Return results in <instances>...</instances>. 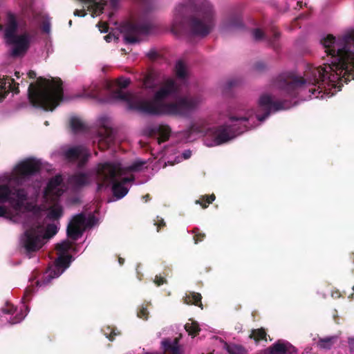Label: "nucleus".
<instances>
[{
  "label": "nucleus",
  "instance_id": "nucleus-1",
  "mask_svg": "<svg viewBox=\"0 0 354 354\" xmlns=\"http://www.w3.org/2000/svg\"><path fill=\"white\" fill-rule=\"evenodd\" d=\"M40 167L38 160H24L16 165L8 183L0 185V203H8L10 205L9 208L0 206V216L25 224L26 230L21 242L27 252L40 249L57 233L59 219L64 214L59 197L67 187L61 175L49 180L44 192V203L39 206L26 203V193L24 189L10 187L12 183H23L37 173Z\"/></svg>",
  "mask_w": 354,
  "mask_h": 354
},
{
  "label": "nucleus",
  "instance_id": "nucleus-2",
  "mask_svg": "<svg viewBox=\"0 0 354 354\" xmlns=\"http://www.w3.org/2000/svg\"><path fill=\"white\" fill-rule=\"evenodd\" d=\"M322 43L330 63L324 64L323 67H309L300 79L280 75L274 87L281 95H299L304 100L324 98V94H319L326 86L339 91L343 82L354 80V30L338 38L327 35Z\"/></svg>",
  "mask_w": 354,
  "mask_h": 354
},
{
  "label": "nucleus",
  "instance_id": "nucleus-3",
  "mask_svg": "<svg viewBox=\"0 0 354 354\" xmlns=\"http://www.w3.org/2000/svg\"><path fill=\"white\" fill-rule=\"evenodd\" d=\"M176 80L164 77L158 80L153 73L147 75L143 81L146 88H153L159 85L154 94L153 100L145 98L142 94H134L124 91L130 83L128 78L118 79L115 88L111 91L113 100L124 102L129 109L136 111L147 115H169L184 117L189 115L201 103L199 97L186 96L178 99L176 102L164 103L162 100L169 96H175L182 91L187 76L186 65L180 60L175 66Z\"/></svg>",
  "mask_w": 354,
  "mask_h": 354
},
{
  "label": "nucleus",
  "instance_id": "nucleus-4",
  "mask_svg": "<svg viewBox=\"0 0 354 354\" xmlns=\"http://www.w3.org/2000/svg\"><path fill=\"white\" fill-rule=\"evenodd\" d=\"M258 105L259 110L255 114L251 113L250 111L243 113L239 111L234 115L230 116V124L220 126L216 129L207 128L205 121L196 122L189 127L187 139L192 141L196 136L208 135L212 140L206 142L207 146L220 145L255 127L257 122H263L271 112L291 107L290 103L278 102L275 100V96L269 94H263L259 100Z\"/></svg>",
  "mask_w": 354,
  "mask_h": 354
},
{
  "label": "nucleus",
  "instance_id": "nucleus-5",
  "mask_svg": "<svg viewBox=\"0 0 354 354\" xmlns=\"http://www.w3.org/2000/svg\"><path fill=\"white\" fill-rule=\"evenodd\" d=\"M146 161L135 160L131 165L125 166L120 162H105L97 165L95 170L88 174H77L68 179V183L75 188L85 185L93 180L97 181L98 189L111 185L113 196L121 199L129 192L134 177L131 172L141 171Z\"/></svg>",
  "mask_w": 354,
  "mask_h": 354
},
{
  "label": "nucleus",
  "instance_id": "nucleus-6",
  "mask_svg": "<svg viewBox=\"0 0 354 354\" xmlns=\"http://www.w3.org/2000/svg\"><path fill=\"white\" fill-rule=\"evenodd\" d=\"M189 12L196 14L187 25L190 33L200 37L209 34L215 22L212 5L207 0H183L178 4L174 11L171 31L178 34L185 28V16Z\"/></svg>",
  "mask_w": 354,
  "mask_h": 354
},
{
  "label": "nucleus",
  "instance_id": "nucleus-7",
  "mask_svg": "<svg viewBox=\"0 0 354 354\" xmlns=\"http://www.w3.org/2000/svg\"><path fill=\"white\" fill-rule=\"evenodd\" d=\"M96 223L95 216L86 217L80 214L75 216L67 227V235L72 241L66 240L56 246L57 258L54 264L46 272L44 279L41 281H37L39 287L45 286L55 278L59 277L67 269L73 259L71 253L75 251L74 241L78 239L83 231Z\"/></svg>",
  "mask_w": 354,
  "mask_h": 354
},
{
  "label": "nucleus",
  "instance_id": "nucleus-8",
  "mask_svg": "<svg viewBox=\"0 0 354 354\" xmlns=\"http://www.w3.org/2000/svg\"><path fill=\"white\" fill-rule=\"evenodd\" d=\"M28 96L34 106L53 111L63 99V89L59 81L39 77L29 85Z\"/></svg>",
  "mask_w": 354,
  "mask_h": 354
},
{
  "label": "nucleus",
  "instance_id": "nucleus-9",
  "mask_svg": "<svg viewBox=\"0 0 354 354\" xmlns=\"http://www.w3.org/2000/svg\"><path fill=\"white\" fill-rule=\"evenodd\" d=\"M17 24L15 17L8 14L5 30V39L7 43L12 44V55L15 57L23 55L28 48L31 41L30 36L27 33L16 35Z\"/></svg>",
  "mask_w": 354,
  "mask_h": 354
},
{
  "label": "nucleus",
  "instance_id": "nucleus-10",
  "mask_svg": "<svg viewBox=\"0 0 354 354\" xmlns=\"http://www.w3.org/2000/svg\"><path fill=\"white\" fill-rule=\"evenodd\" d=\"M64 156L69 161H78L82 165L87 160L89 153L84 147H71L64 151Z\"/></svg>",
  "mask_w": 354,
  "mask_h": 354
},
{
  "label": "nucleus",
  "instance_id": "nucleus-11",
  "mask_svg": "<svg viewBox=\"0 0 354 354\" xmlns=\"http://www.w3.org/2000/svg\"><path fill=\"white\" fill-rule=\"evenodd\" d=\"M99 124L102 129L99 132L98 142L100 143L104 142L106 144H109L113 140L111 122L109 118L103 117L100 119Z\"/></svg>",
  "mask_w": 354,
  "mask_h": 354
},
{
  "label": "nucleus",
  "instance_id": "nucleus-12",
  "mask_svg": "<svg viewBox=\"0 0 354 354\" xmlns=\"http://www.w3.org/2000/svg\"><path fill=\"white\" fill-rule=\"evenodd\" d=\"M24 307V310L20 309L19 312L17 308L10 303H7L2 310L5 314H10L12 317L10 318L11 324H17L20 322L27 315L28 310L27 307Z\"/></svg>",
  "mask_w": 354,
  "mask_h": 354
},
{
  "label": "nucleus",
  "instance_id": "nucleus-13",
  "mask_svg": "<svg viewBox=\"0 0 354 354\" xmlns=\"http://www.w3.org/2000/svg\"><path fill=\"white\" fill-rule=\"evenodd\" d=\"M151 135L157 138L158 143H161L169 139L171 129L166 124H157L151 128Z\"/></svg>",
  "mask_w": 354,
  "mask_h": 354
},
{
  "label": "nucleus",
  "instance_id": "nucleus-14",
  "mask_svg": "<svg viewBox=\"0 0 354 354\" xmlns=\"http://www.w3.org/2000/svg\"><path fill=\"white\" fill-rule=\"evenodd\" d=\"M212 339L214 344L223 348L229 354H246L245 350L241 346L236 344H227L221 339L215 337H214Z\"/></svg>",
  "mask_w": 354,
  "mask_h": 354
},
{
  "label": "nucleus",
  "instance_id": "nucleus-15",
  "mask_svg": "<svg viewBox=\"0 0 354 354\" xmlns=\"http://www.w3.org/2000/svg\"><path fill=\"white\" fill-rule=\"evenodd\" d=\"M84 3L88 10L91 12L93 17L98 16L102 12L104 9V3L97 1V0H80Z\"/></svg>",
  "mask_w": 354,
  "mask_h": 354
},
{
  "label": "nucleus",
  "instance_id": "nucleus-16",
  "mask_svg": "<svg viewBox=\"0 0 354 354\" xmlns=\"http://www.w3.org/2000/svg\"><path fill=\"white\" fill-rule=\"evenodd\" d=\"M13 82V79H5L0 77V101L4 99L10 91H12V84Z\"/></svg>",
  "mask_w": 354,
  "mask_h": 354
},
{
  "label": "nucleus",
  "instance_id": "nucleus-17",
  "mask_svg": "<svg viewBox=\"0 0 354 354\" xmlns=\"http://www.w3.org/2000/svg\"><path fill=\"white\" fill-rule=\"evenodd\" d=\"M150 28L151 25L148 21L144 22H138L133 27V32L136 35H146L149 32Z\"/></svg>",
  "mask_w": 354,
  "mask_h": 354
},
{
  "label": "nucleus",
  "instance_id": "nucleus-18",
  "mask_svg": "<svg viewBox=\"0 0 354 354\" xmlns=\"http://www.w3.org/2000/svg\"><path fill=\"white\" fill-rule=\"evenodd\" d=\"M201 300V295L196 292H190L189 295H186L184 299L185 303L187 304H194L201 307L202 304Z\"/></svg>",
  "mask_w": 354,
  "mask_h": 354
},
{
  "label": "nucleus",
  "instance_id": "nucleus-19",
  "mask_svg": "<svg viewBox=\"0 0 354 354\" xmlns=\"http://www.w3.org/2000/svg\"><path fill=\"white\" fill-rule=\"evenodd\" d=\"M337 337L335 336L320 339L317 342L319 348L322 349H330L334 344Z\"/></svg>",
  "mask_w": 354,
  "mask_h": 354
},
{
  "label": "nucleus",
  "instance_id": "nucleus-20",
  "mask_svg": "<svg viewBox=\"0 0 354 354\" xmlns=\"http://www.w3.org/2000/svg\"><path fill=\"white\" fill-rule=\"evenodd\" d=\"M185 328L189 335L192 336H195L196 333L201 330L199 324L193 320H189V322L185 325Z\"/></svg>",
  "mask_w": 354,
  "mask_h": 354
},
{
  "label": "nucleus",
  "instance_id": "nucleus-21",
  "mask_svg": "<svg viewBox=\"0 0 354 354\" xmlns=\"http://www.w3.org/2000/svg\"><path fill=\"white\" fill-rule=\"evenodd\" d=\"M70 124H71V129L74 132L80 131L83 130V129L84 127V123L82 122V121L77 117H72L71 118Z\"/></svg>",
  "mask_w": 354,
  "mask_h": 354
},
{
  "label": "nucleus",
  "instance_id": "nucleus-22",
  "mask_svg": "<svg viewBox=\"0 0 354 354\" xmlns=\"http://www.w3.org/2000/svg\"><path fill=\"white\" fill-rule=\"evenodd\" d=\"M250 337L253 338L255 342H259L260 340H267L266 339V333L263 329H257L252 330Z\"/></svg>",
  "mask_w": 354,
  "mask_h": 354
},
{
  "label": "nucleus",
  "instance_id": "nucleus-23",
  "mask_svg": "<svg viewBox=\"0 0 354 354\" xmlns=\"http://www.w3.org/2000/svg\"><path fill=\"white\" fill-rule=\"evenodd\" d=\"M192 156V151L190 150L185 151L180 156L176 157L174 161H168L171 165H174L176 163H178L183 160H187Z\"/></svg>",
  "mask_w": 354,
  "mask_h": 354
},
{
  "label": "nucleus",
  "instance_id": "nucleus-24",
  "mask_svg": "<svg viewBox=\"0 0 354 354\" xmlns=\"http://www.w3.org/2000/svg\"><path fill=\"white\" fill-rule=\"evenodd\" d=\"M215 199V196L214 194L211 195L209 197L207 198H202L201 200H197L196 203L197 204H200L203 208L207 207V206L211 203L212 201H214Z\"/></svg>",
  "mask_w": 354,
  "mask_h": 354
},
{
  "label": "nucleus",
  "instance_id": "nucleus-25",
  "mask_svg": "<svg viewBox=\"0 0 354 354\" xmlns=\"http://www.w3.org/2000/svg\"><path fill=\"white\" fill-rule=\"evenodd\" d=\"M108 331H105V335L107 338L109 339L110 341L113 340V335H118L120 334V332L116 328H111L110 327L107 328Z\"/></svg>",
  "mask_w": 354,
  "mask_h": 354
},
{
  "label": "nucleus",
  "instance_id": "nucleus-26",
  "mask_svg": "<svg viewBox=\"0 0 354 354\" xmlns=\"http://www.w3.org/2000/svg\"><path fill=\"white\" fill-rule=\"evenodd\" d=\"M42 30L46 34L50 32V23L48 18L44 19L43 21Z\"/></svg>",
  "mask_w": 354,
  "mask_h": 354
},
{
  "label": "nucleus",
  "instance_id": "nucleus-27",
  "mask_svg": "<svg viewBox=\"0 0 354 354\" xmlns=\"http://www.w3.org/2000/svg\"><path fill=\"white\" fill-rule=\"evenodd\" d=\"M148 313L149 312L147 309L144 306H142L138 312V316L141 319H146L147 318Z\"/></svg>",
  "mask_w": 354,
  "mask_h": 354
},
{
  "label": "nucleus",
  "instance_id": "nucleus-28",
  "mask_svg": "<svg viewBox=\"0 0 354 354\" xmlns=\"http://www.w3.org/2000/svg\"><path fill=\"white\" fill-rule=\"evenodd\" d=\"M253 37L255 40H260L263 37V32L260 29H255L252 32Z\"/></svg>",
  "mask_w": 354,
  "mask_h": 354
},
{
  "label": "nucleus",
  "instance_id": "nucleus-29",
  "mask_svg": "<svg viewBox=\"0 0 354 354\" xmlns=\"http://www.w3.org/2000/svg\"><path fill=\"white\" fill-rule=\"evenodd\" d=\"M165 282V280L163 277H162L160 276H156L155 279H154V283L157 286H160V285L163 284Z\"/></svg>",
  "mask_w": 354,
  "mask_h": 354
},
{
  "label": "nucleus",
  "instance_id": "nucleus-30",
  "mask_svg": "<svg viewBox=\"0 0 354 354\" xmlns=\"http://www.w3.org/2000/svg\"><path fill=\"white\" fill-rule=\"evenodd\" d=\"M82 96L85 97H95L96 96V94L93 91L84 90V93L82 95Z\"/></svg>",
  "mask_w": 354,
  "mask_h": 354
},
{
  "label": "nucleus",
  "instance_id": "nucleus-31",
  "mask_svg": "<svg viewBox=\"0 0 354 354\" xmlns=\"http://www.w3.org/2000/svg\"><path fill=\"white\" fill-rule=\"evenodd\" d=\"M98 26L102 32H106L108 31L107 25L105 23L99 24Z\"/></svg>",
  "mask_w": 354,
  "mask_h": 354
},
{
  "label": "nucleus",
  "instance_id": "nucleus-32",
  "mask_svg": "<svg viewBox=\"0 0 354 354\" xmlns=\"http://www.w3.org/2000/svg\"><path fill=\"white\" fill-rule=\"evenodd\" d=\"M126 40L129 43H136L139 41V39L136 37L133 36H126Z\"/></svg>",
  "mask_w": 354,
  "mask_h": 354
},
{
  "label": "nucleus",
  "instance_id": "nucleus-33",
  "mask_svg": "<svg viewBox=\"0 0 354 354\" xmlns=\"http://www.w3.org/2000/svg\"><path fill=\"white\" fill-rule=\"evenodd\" d=\"M86 12L84 10H75V12H74V15L75 16H79V17H84L86 15Z\"/></svg>",
  "mask_w": 354,
  "mask_h": 354
},
{
  "label": "nucleus",
  "instance_id": "nucleus-34",
  "mask_svg": "<svg viewBox=\"0 0 354 354\" xmlns=\"http://www.w3.org/2000/svg\"><path fill=\"white\" fill-rule=\"evenodd\" d=\"M203 237H204L203 234H201V233L196 234L194 236L195 243H197L198 241H201Z\"/></svg>",
  "mask_w": 354,
  "mask_h": 354
},
{
  "label": "nucleus",
  "instance_id": "nucleus-35",
  "mask_svg": "<svg viewBox=\"0 0 354 354\" xmlns=\"http://www.w3.org/2000/svg\"><path fill=\"white\" fill-rule=\"evenodd\" d=\"M156 225H158V229L160 227V225H165V222L162 218H158Z\"/></svg>",
  "mask_w": 354,
  "mask_h": 354
},
{
  "label": "nucleus",
  "instance_id": "nucleus-36",
  "mask_svg": "<svg viewBox=\"0 0 354 354\" xmlns=\"http://www.w3.org/2000/svg\"><path fill=\"white\" fill-rule=\"evenodd\" d=\"M113 36L111 35V34H109L107 35H106L104 37V39L107 41V42H110L112 41V39H113Z\"/></svg>",
  "mask_w": 354,
  "mask_h": 354
},
{
  "label": "nucleus",
  "instance_id": "nucleus-37",
  "mask_svg": "<svg viewBox=\"0 0 354 354\" xmlns=\"http://www.w3.org/2000/svg\"><path fill=\"white\" fill-rule=\"evenodd\" d=\"M28 75L30 78H35L36 77V73L34 71H30L28 73Z\"/></svg>",
  "mask_w": 354,
  "mask_h": 354
},
{
  "label": "nucleus",
  "instance_id": "nucleus-38",
  "mask_svg": "<svg viewBox=\"0 0 354 354\" xmlns=\"http://www.w3.org/2000/svg\"><path fill=\"white\" fill-rule=\"evenodd\" d=\"M30 294V290H27L26 292H25V295H24V297L23 298L24 300H26L27 299L28 297L29 296V295Z\"/></svg>",
  "mask_w": 354,
  "mask_h": 354
},
{
  "label": "nucleus",
  "instance_id": "nucleus-39",
  "mask_svg": "<svg viewBox=\"0 0 354 354\" xmlns=\"http://www.w3.org/2000/svg\"><path fill=\"white\" fill-rule=\"evenodd\" d=\"M124 261V259H122V258H119V259H118L119 263H120V265H122V264H123Z\"/></svg>",
  "mask_w": 354,
  "mask_h": 354
},
{
  "label": "nucleus",
  "instance_id": "nucleus-40",
  "mask_svg": "<svg viewBox=\"0 0 354 354\" xmlns=\"http://www.w3.org/2000/svg\"><path fill=\"white\" fill-rule=\"evenodd\" d=\"M333 94H334V93H331V94H330V93H328L326 94V97H331L332 95H333Z\"/></svg>",
  "mask_w": 354,
  "mask_h": 354
},
{
  "label": "nucleus",
  "instance_id": "nucleus-41",
  "mask_svg": "<svg viewBox=\"0 0 354 354\" xmlns=\"http://www.w3.org/2000/svg\"><path fill=\"white\" fill-rule=\"evenodd\" d=\"M349 344L351 346H352L353 345H354V341L353 340H349Z\"/></svg>",
  "mask_w": 354,
  "mask_h": 354
},
{
  "label": "nucleus",
  "instance_id": "nucleus-42",
  "mask_svg": "<svg viewBox=\"0 0 354 354\" xmlns=\"http://www.w3.org/2000/svg\"><path fill=\"white\" fill-rule=\"evenodd\" d=\"M15 76L17 77V78H19V73H18V72H16V73H15Z\"/></svg>",
  "mask_w": 354,
  "mask_h": 354
},
{
  "label": "nucleus",
  "instance_id": "nucleus-43",
  "mask_svg": "<svg viewBox=\"0 0 354 354\" xmlns=\"http://www.w3.org/2000/svg\"><path fill=\"white\" fill-rule=\"evenodd\" d=\"M146 201L147 200V198H148V195H146L145 196L143 197Z\"/></svg>",
  "mask_w": 354,
  "mask_h": 354
},
{
  "label": "nucleus",
  "instance_id": "nucleus-44",
  "mask_svg": "<svg viewBox=\"0 0 354 354\" xmlns=\"http://www.w3.org/2000/svg\"><path fill=\"white\" fill-rule=\"evenodd\" d=\"M3 29V26L1 25H0V30H1Z\"/></svg>",
  "mask_w": 354,
  "mask_h": 354
},
{
  "label": "nucleus",
  "instance_id": "nucleus-45",
  "mask_svg": "<svg viewBox=\"0 0 354 354\" xmlns=\"http://www.w3.org/2000/svg\"><path fill=\"white\" fill-rule=\"evenodd\" d=\"M71 24H72V21H69V25L71 26Z\"/></svg>",
  "mask_w": 354,
  "mask_h": 354
},
{
  "label": "nucleus",
  "instance_id": "nucleus-46",
  "mask_svg": "<svg viewBox=\"0 0 354 354\" xmlns=\"http://www.w3.org/2000/svg\"><path fill=\"white\" fill-rule=\"evenodd\" d=\"M208 354H212V353H208Z\"/></svg>",
  "mask_w": 354,
  "mask_h": 354
},
{
  "label": "nucleus",
  "instance_id": "nucleus-47",
  "mask_svg": "<svg viewBox=\"0 0 354 354\" xmlns=\"http://www.w3.org/2000/svg\"><path fill=\"white\" fill-rule=\"evenodd\" d=\"M353 290H354V286H353Z\"/></svg>",
  "mask_w": 354,
  "mask_h": 354
}]
</instances>
